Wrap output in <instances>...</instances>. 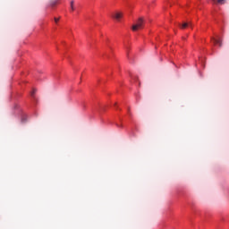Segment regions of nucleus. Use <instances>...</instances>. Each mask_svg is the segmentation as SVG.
Here are the masks:
<instances>
[{"instance_id":"1","label":"nucleus","mask_w":229,"mask_h":229,"mask_svg":"<svg viewBox=\"0 0 229 229\" xmlns=\"http://www.w3.org/2000/svg\"><path fill=\"white\" fill-rule=\"evenodd\" d=\"M144 28V18H139L136 21V24H133L131 27L132 31H139V30H142Z\"/></svg>"},{"instance_id":"2","label":"nucleus","mask_w":229,"mask_h":229,"mask_svg":"<svg viewBox=\"0 0 229 229\" xmlns=\"http://www.w3.org/2000/svg\"><path fill=\"white\" fill-rule=\"evenodd\" d=\"M124 13L123 12H116L114 14L112 15L113 19H115V21H121L123 19Z\"/></svg>"},{"instance_id":"3","label":"nucleus","mask_w":229,"mask_h":229,"mask_svg":"<svg viewBox=\"0 0 229 229\" xmlns=\"http://www.w3.org/2000/svg\"><path fill=\"white\" fill-rule=\"evenodd\" d=\"M188 26H190L191 28H192V22H184L182 23V25L181 26L182 30H185V28H187Z\"/></svg>"},{"instance_id":"4","label":"nucleus","mask_w":229,"mask_h":229,"mask_svg":"<svg viewBox=\"0 0 229 229\" xmlns=\"http://www.w3.org/2000/svg\"><path fill=\"white\" fill-rule=\"evenodd\" d=\"M212 42H213L214 44H218L220 47H222V46H223V41H221V40H219V39H216V38H212Z\"/></svg>"},{"instance_id":"5","label":"nucleus","mask_w":229,"mask_h":229,"mask_svg":"<svg viewBox=\"0 0 229 229\" xmlns=\"http://www.w3.org/2000/svg\"><path fill=\"white\" fill-rule=\"evenodd\" d=\"M216 2L218 3V4H225V3H226V0H217Z\"/></svg>"},{"instance_id":"6","label":"nucleus","mask_w":229,"mask_h":229,"mask_svg":"<svg viewBox=\"0 0 229 229\" xmlns=\"http://www.w3.org/2000/svg\"><path fill=\"white\" fill-rule=\"evenodd\" d=\"M71 9L72 12H74V1L71 2Z\"/></svg>"},{"instance_id":"7","label":"nucleus","mask_w":229,"mask_h":229,"mask_svg":"<svg viewBox=\"0 0 229 229\" xmlns=\"http://www.w3.org/2000/svg\"><path fill=\"white\" fill-rule=\"evenodd\" d=\"M35 92H36V90L33 89V91L31 92V96H35Z\"/></svg>"},{"instance_id":"8","label":"nucleus","mask_w":229,"mask_h":229,"mask_svg":"<svg viewBox=\"0 0 229 229\" xmlns=\"http://www.w3.org/2000/svg\"><path fill=\"white\" fill-rule=\"evenodd\" d=\"M58 21H60L59 18H55V22H58Z\"/></svg>"},{"instance_id":"9","label":"nucleus","mask_w":229,"mask_h":229,"mask_svg":"<svg viewBox=\"0 0 229 229\" xmlns=\"http://www.w3.org/2000/svg\"><path fill=\"white\" fill-rule=\"evenodd\" d=\"M214 1V3H216V0H213Z\"/></svg>"},{"instance_id":"10","label":"nucleus","mask_w":229,"mask_h":229,"mask_svg":"<svg viewBox=\"0 0 229 229\" xmlns=\"http://www.w3.org/2000/svg\"><path fill=\"white\" fill-rule=\"evenodd\" d=\"M129 114H130V109H129Z\"/></svg>"}]
</instances>
